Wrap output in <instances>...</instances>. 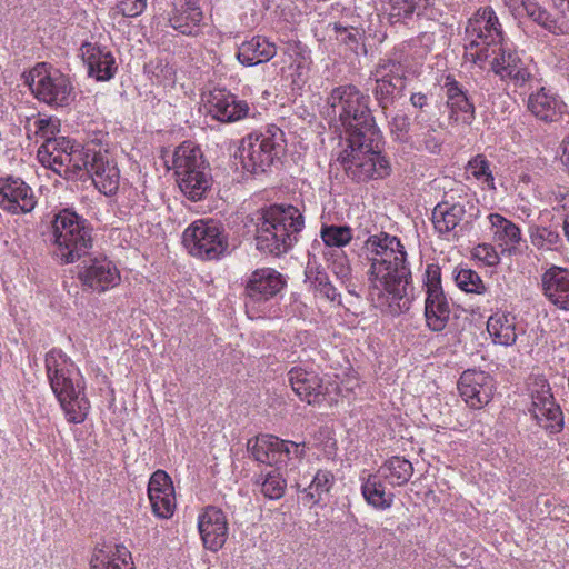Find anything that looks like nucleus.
Masks as SVG:
<instances>
[{
  "label": "nucleus",
  "instance_id": "nucleus-51",
  "mask_svg": "<svg viewBox=\"0 0 569 569\" xmlns=\"http://www.w3.org/2000/svg\"><path fill=\"white\" fill-rule=\"evenodd\" d=\"M405 67L396 60H388L377 66L375 77L392 79L395 83L405 86Z\"/></svg>",
  "mask_w": 569,
  "mask_h": 569
},
{
  "label": "nucleus",
  "instance_id": "nucleus-55",
  "mask_svg": "<svg viewBox=\"0 0 569 569\" xmlns=\"http://www.w3.org/2000/svg\"><path fill=\"white\" fill-rule=\"evenodd\" d=\"M146 71L148 74L156 78L157 81H161L172 76L173 68L167 61L157 59L146 64Z\"/></svg>",
  "mask_w": 569,
  "mask_h": 569
},
{
  "label": "nucleus",
  "instance_id": "nucleus-29",
  "mask_svg": "<svg viewBox=\"0 0 569 569\" xmlns=\"http://www.w3.org/2000/svg\"><path fill=\"white\" fill-rule=\"evenodd\" d=\"M545 297L561 310L569 311V270L551 266L541 276Z\"/></svg>",
  "mask_w": 569,
  "mask_h": 569
},
{
  "label": "nucleus",
  "instance_id": "nucleus-19",
  "mask_svg": "<svg viewBox=\"0 0 569 569\" xmlns=\"http://www.w3.org/2000/svg\"><path fill=\"white\" fill-rule=\"evenodd\" d=\"M206 109L213 119L226 123L240 121L250 113L247 101L224 89H214L209 93Z\"/></svg>",
  "mask_w": 569,
  "mask_h": 569
},
{
  "label": "nucleus",
  "instance_id": "nucleus-27",
  "mask_svg": "<svg viewBox=\"0 0 569 569\" xmlns=\"http://www.w3.org/2000/svg\"><path fill=\"white\" fill-rule=\"evenodd\" d=\"M288 380L295 393L308 405L321 402L328 391L322 379L312 370L293 367L288 372Z\"/></svg>",
  "mask_w": 569,
  "mask_h": 569
},
{
  "label": "nucleus",
  "instance_id": "nucleus-53",
  "mask_svg": "<svg viewBox=\"0 0 569 569\" xmlns=\"http://www.w3.org/2000/svg\"><path fill=\"white\" fill-rule=\"evenodd\" d=\"M409 127L410 121L406 114H396L389 122L391 134L400 142L408 140Z\"/></svg>",
  "mask_w": 569,
  "mask_h": 569
},
{
  "label": "nucleus",
  "instance_id": "nucleus-2",
  "mask_svg": "<svg viewBox=\"0 0 569 569\" xmlns=\"http://www.w3.org/2000/svg\"><path fill=\"white\" fill-rule=\"evenodd\" d=\"M370 254L369 297L375 307L391 316L410 309L408 286L411 269L400 239L386 232L370 236L365 243Z\"/></svg>",
  "mask_w": 569,
  "mask_h": 569
},
{
  "label": "nucleus",
  "instance_id": "nucleus-57",
  "mask_svg": "<svg viewBox=\"0 0 569 569\" xmlns=\"http://www.w3.org/2000/svg\"><path fill=\"white\" fill-rule=\"evenodd\" d=\"M336 29L339 31L341 41L350 46L358 44L360 34L356 28L336 27Z\"/></svg>",
  "mask_w": 569,
  "mask_h": 569
},
{
  "label": "nucleus",
  "instance_id": "nucleus-26",
  "mask_svg": "<svg viewBox=\"0 0 569 569\" xmlns=\"http://www.w3.org/2000/svg\"><path fill=\"white\" fill-rule=\"evenodd\" d=\"M466 206L461 202H440L432 210V223L440 238L453 240L462 231Z\"/></svg>",
  "mask_w": 569,
  "mask_h": 569
},
{
  "label": "nucleus",
  "instance_id": "nucleus-7",
  "mask_svg": "<svg viewBox=\"0 0 569 569\" xmlns=\"http://www.w3.org/2000/svg\"><path fill=\"white\" fill-rule=\"evenodd\" d=\"M87 219L70 209L60 210L52 220L54 253L62 263H72L87 254L92 246Z\"/></svg>",
  "mask_w": 569,
  "mask_h": 569
},
{
  "label": "nucleus",
  "instance_id": "nucleus-14",
  "mask_svg": "<svg viewBox=\"0 0 569 569\" xmlns=\"http://www.w3.org/2000/svg\"><path fill=\"white\" fill-rule=\"evenodd\" d=\"M531 415L537 423L549 433H558L563 429V413L556 402L548 380L543 377L533 378L530 385Z\"/></svg>",
  "mask_w": 569,
  "mask_h": 569
},
{
  "label": "nucleus",
  "instance_id": "nucleus-32",
  "mask_svg": "<svg viewBox=\"0 0 569 569\" xmlns=\"http://www.w3.org/2000/svg\"><path fill=\"white\" fill-rule=\"evenodd\" d=\"M487 331L495 345L511 347L516 343L519 333L517 316L509 311H496L487 321Z\"/></svg>",
  "mask_w": 569,
  "mask_h": 569
},
{
  "label": "nucleus",
  "instance_id": "nucleus-24",
  "mask_svg": "<svg viewBox=\"0 0 569 569\" xmlns=\"http://www.w3.org/2000/svg\"><path fill=\"white\" fill-rule=\"evenodd\" d=\"M148 496L156 517L168 519L176 509L174 489L171 478L163 470L152 473L148 483Z\"/></svg>",
  "mask_w": 569,
  "mask_h": 569
},
{
  "label": "nucleus",
  "instance_id": "nucleus-21",
  "mask_svg": "<svg viewBox=\"0 0 569 569\" xmlns=\"http://www.w3.org/2000/svg\"><path fill=\"white\" fill-rule=\"evenodd\" d=\"M441 88L446 97V107L449 110V121L470 126L476 118V108L463 86L453 76L448 74Z\"/></svg>",
  "mask_w": 569,
  "mask_h": 569
},
{
  "label": "nucleus",
  "instance_id": "nucleus-31",
  "mask_svg": "<svg viewBox=\"0 0 569 569\" xmlns=\"http://www.w3.org/2000/svg\"><path fill=\"white\" fill-rule=\"evenodd\" d=\"M80 51L90 77L98 81H107L113 78L117 64L111 51L90 42L83 43Z\"/></svg>",
  "mask_w": 569,
  "mask_h": 569
},
{
  "label": "nucleus",
  "instance_id": "nucleus-34",
  "mask_svg": "<svg viewBox=\"0 0 569 569\" xmlns=\"http://www.w3.org/2000/svg\"><path fill=\"white\" fill-rule=\"evenodd\" d=\"M276 54L277 47L273 42L256 36L239 46L237 59L244 67H253L270 61Z\"/></svg>",
  "mask_w": 569,
  "mask_h": 569
},
{
  "label": "nucleus",
  "instance_id": "nucleus-5",
  "mask_svg": "<svg viewBox=\"0 0 569 569\" xmlns=\"http://www.w3.org/2000/svg\"><path fill=\"white\" fill-rule=\"evenodd\" d=\"M283 131L270 124L254 130L241 139L238 156L244 171L259 174L267 172L284 152Z\"/></svg>",
  "mask_w": 569,
  "mask_h": 569
},
{
  "label": "nucleus",
  "instance_id": "nucleus-37",
  "mask_svg": "<svg viewBox=\"0 0 569 569\" xmlns=\"http://www.w3.org/2000/svg\"><path fill=\"white\" fill-rule=\"evenodd\" d=\"M382 479L383 478L378 472L368 475L366 478L363 476L360 477L363 499L369 506L377 510L389 509L395 499V495L387 491Z\"/></svg>",
  "mask_w": 569,
  "mask_h": 569
},
{
  "label": "nucleus",
  "instance_id": "nucleus-11",
  "mask_svg": "<svg viewBox=\"0 0 569 569\" xmlns=\"http://www.w3.org/2000/svg\"><path fill=\"white\" fill-rule=\"evenodd\" d=\"M188 252L201 260H218L228 252V236L222 226L211 219L192 222L182 237Z\"/></svg>",
  "mask_w": 569,
  "mask_h": 569
},
{
  "label": "nucleus",
  "instance_id": "nucleus-61",
  "mask_svg": "<svg viewBox=\"0 0 569 569\" xmlns=\"http://www.w3.org/2000/svg\"><path fill=\"white\" fill-rule=\"evenodd\" d=\"M357 386V382L353 381L351 386H341L337 387L338 393L342 397H348V395L353 390V387Z\"/></svg>",
  "mask_w": 569,
  "mask_h": 569
},
{
  "label": "nucleus",
  "instance_id": "nucleus-52",
  "mask_svg": "<svg viewBox=\"0 0 569 569\" xmlns=\"http://www.w3.org/2000/svg\"><path fill=\"white\" fill-rule=\"evenodd\" d=\"M531 242L538 248L550 249L559 242V234L547 227H538L531 232Z\"/></svg>",
  "mask_w": 569,
  "mask_h": 569
},
{
  "label": "nucleus",
  "instance_id": "nucleus-40",
  "mask_svg": "<svg viewBox=\"0 0 569 569\" xmlns=\"http://www.w3.org/2000/svg\"><path fill=\"white\" fill-rule=\"evenodd\" d=\"M417 132H416V147L418 150H426L430 153H439L442 146V139L438 129L427 123L421 116L415 117Z\"/></svg>",
  "mask_w": 569,
  "mask_h": 569
},
{
  "label": "nucleus",
  "instance_id": "nucleus-42",
  "mask_svg": "<svg viewBox=\"0 0 569 569\" xmlns=\"http://www.w3.org/2000/svg\"><path fill=\"white\" fill-rule=\"evenodd\" d=\"M429 0H389L388 16L391 23L406 22L415 14L420 16Z\"/></svg>",
  "mask_w": 569,
  "mask_h": 569
},
{
  "label": "nucleus",
  "instance_id": "nucleus-1",
  "mask_svg": "<svg viewBox=\"0 0 569 569\" xmlns=\"http://www.w3.org/2000/svg\"><path fill=\"white\" fill-rule=\"evenodd\" d=\"M327 117L345 130L337 161L346 174L357 181L382 179L390 174V163L380 152L382 134L370 109V97L353 84L331 90Z\"/></svg>",
  "mask_w": 569,
  "mask_h": 569
},
{
  "label": "nucleus",
  "instance_id": "nucleus-54",
  "mask_svg": "<svg viewBox=\"0 0 569 569\" xmlns=\"http://www.w3.org/2000/svg\"><path fill=\"white\" fill-rule=\"evenodd\" d=\"M473 257L489 267H495L500 262L499 253L490 243L478 244L473 249Z\"/></svg>",
  "mask_w": 569,
  "mask_h": 569
},
{
  "label": "nucleus",
  "instance_id": "nucleus-56",
  "mask_svg": "<svg viewBox=\"0 0 569 569\" xmlns=\"http://www.w3.org/2000/svg\"><path fill=\"white\" fill-rule=\"evenodd\" d=\"M117 8L122 16L136 18L147 8V0H118Z\"/></svg>",
  "mask_w": 569,
  "mask_h": 569
},
{
  "label": "nucleus",
  "instance_id": "nucleus-30",
  "mask_svg": "<svg viewBox=\"0 0 569 569\" xmlns=\"http://www.w3.org/2000/svg\"><path fill=\"white\" fill-rule=\"evenodd\" d=\"M92 152L84 149L80 143L71 141L70 150L60 156L59 163L52 169L53 172L67 180H84L89 176V164Z\"/></svg>",
  "mask_w": 569,
  "mask_h": 569
},
{
  "label": "nucleus",
  "instance_id": "nucleus-3",
  "mask_svg": "<svg viewBox=\"0 0 569 569\" xmlns=\"http://www.w3.org/2000/svg\"><path fill=\"white\" fill-rule=\"evenodd\" d=\"M256 247L260 252L279 257L298 241L305 218L292 204H273L254 213Z\"/></svg>",
  "mask_w": 569,
  "mask_h": 569
},
{
  "label": "nucleus",
  "instance_id": "nucleus-63",
  "mask_svg": "<svg viewBox=\"0 0 569 569\" xmlns=\"http://www.w3.org/2000/svg\"><path fill=\"white\" fill-rule=\"evenodd\" d=\"M343 284L346 286V288H347V290H348V292H349V293L355 295V290H353V288H350V281H349V282H346V283H343Z\"/></svg>",
  "mask_w": 569,
  "mask_h": 569
},
{
  "label": "nucleus",
  "instance_id": "nucleus-8",
  "mask_svg": "<svg viewBox=\"0 0 569 569\" xmlns=\"http://www.w3.org/2000/svg\"><path fill=\"white\" fill-rule=\"evenodd\" d=\"M505 39L495 10L491 7L480 8L466 26L465 54L473 63L482 66L489 59L490 50Z\"/></svg>",
  "mask_w": 569,
  "mask_h": 569
},
{
  "label": "nucleus",
  "instance_id": "nucleus-23",
  "mask_svg": "<svg viewBox=\"0 0 569 569\" xmlns=\"http://www.w3.org/2000/svg\"><path fill=\"white\" fill-rule=\"evenodd\" d=\"M79 277L84 286L98 292L117 287L121 280L117 266L106 257L90 259Z\"/></svg>",
  "mask_w": 569,
  "mask_h": 569
},
{
  "label": "nucleus",
  "instance_id": "nucleus-4",
  "mask_svg": "<svg viewBox=\"0 0 569 569\" xmlns=\"http://www.w3.org/2000/svg\"><path fill=\"white\" fill-rule=\"evenodd\" d=\"M247 448L257 462L276 467V470L257 476L256 483L260 486L266 498L280 499L284 495L287 481L279 470L287 468L292 459L301 460L305 457V442L288 441L272 435H259L248 440Z\"/></svg>",
  "mask_w": 569,
  "mask_h": 569
},
{
  "label": "nucleus",
  "instance_id": "nucleus-25",
  "mask_svg": "<svg viewBox=\"0 0 569 569\" xmlns=\"http://www.w3.org/2000/svg\"><path fill=\"white\" fill-rule=\"evenodd\" d=\"M169 23L178 32L184 36H198L200 33L203 12L199 0H170Z\"/></svg>",
  "mask_w": 569,
  "mask_h": 569
},
{
  "label": "nucleus",
  "instance_id": "nucleus-18",
  "mask_svg": "<svg viewBox=\"0 0 569 569\" xmlns=\"http://www.w3.org/2000/svg\"><path fill=\"white\" fill-rule=\"evenodd\" d=\"M37 206L31 187L21 178L0 177V208L10 214H26Z\"/></svg>",
  "mask_w": 569,
  "mask_h": 569
},
{
  "label": "nucleus",
  "instance_id": "nucleus-43",
  "mask_svg": "<svg viewBox=\"0 0 569 569\" xmlns=\"http://www.w3.org/2000/svg\"><path fill=\"white\" fill-rule=\"evenodd\" d=\"M527 16L536 23L541 26L553 34H565L569 32V26L565 20L556 19L545 8L537 3L529 2L525 7Z\"/></svg>",
  "mask_w": 569,
  "mask_h": 569
},
{
  "label": "nucleus",
  "instance_id": "nucleus-45",
  "mask_svg": "<svg viewBox=\"0 0 569 569\" xmlns=\"http://www.w3.org/2000/svg\"><path fill=\"white\" fill-rule=\"evenodd\" d=\"M27 134L29 138L32 136L38 142L39 139L47 143L49 140H57V134L60 132V120L56 117L37 118L28 122Z\"/></svg>",
  "mask_w": 569,
  "mask_h": 569
},
{
  "label": "nucleus",
  "instance_id": "nucleus-10",
  "mask_svg": "<svg viewBox=\"0 0 569 569\" xmlns=\"http://www.w3.org/2000/svg\"><path fill=\"white\" fill-rule=\"evenodd\" d=\"M24 79L34 97L51 107H69L76 100L70 78L46 62L37 63Z\"/></svg>",
  "mask_w": 569,
  "mask_h": 569
},
{
  "label": "nucleus",
  "instance_id": "nucleus-15",
  "mask_svg": "<svg viewBox=\"0 0 569 569\" xmlns=\"http://www.w3.org/2000/svg\"><path fill=\"white\" fill-rule=\"evenodd\" d=\"M486 62H489L491 70L501 80H509L518 87L533 80L531 71L507 39L490 50Z\"/></svg>",
  "mask_w": 569,
  "mask_h": 569
},
{
  "label": "nucleus",
  "instance_id": "nucleus-20",
  "mask_svg": "<svg viewBox=\"0 0 569 569\" xmlns=\"http://www.w3.org/2000/svg\"><path fill=\"white\" fill-rule=\"evenodd\" d=\"M198 530L203 547L210 551H219L226 543L229 535V525L226 513L213 506H209L198 516Z\"/></svg>",
  "mask_w": 569,
  "mask_h": 569
},
{
  "label": "nucleus",
  "instance_id": "nucleus-36",
  "mask_svg": "<svg viewBox=\"0 0 569 569\" xmlns=\"http://www.w3.org/2000/svg\"><path fill=\"white\" fill-rule=\"evenodd\" d=\"M306 280L309 282L317 299L341 305V296L331 283L328 273L316 261L309 259L305 271Z\"/></svg>",
  "mask_w": 569,
  "mask_h": 569
},
{
  "label": "nucleus",
  "instance_id": "nucleus-44",
  "mask_svg": "<svg viewBox=\"0 0 569 569\" xmlns=\"http://www.w3.org/2000/svg\"><path fill=\"white\" fill-rule=\"evenodd\" d=\"M71 140L66 137H58L57 140H49L42 143L37 152L39 162L49 169H53L60 160V156L66 154L70 150Z\"/></svg>",
  "mask_w": 569,
  "mask_h": 569
},
{
  "label": "nucleus",
  "instance_id": "nucleus-13",
  "mask_svg": "<svg viewBox=\"0 0 569 569\" xmlns=\"http://www.w3.org/2000/svg\"><path fill=\"white\" fill-rule=\"evenodd\" d=\"M44 361L50 387L57 399L86 390V381L80 369L61 350H50Z\"/></svg>",
  "mask_w": 569,
  "mask_h": 569
},
{
  "label": "nucleus",
  "instance_id": "nucleus-38",
  "mask_svg": "<svg viewBox=\"0 0 569 569\" xmlns=\"http://www.w3.org/2000/svg\"><path fill=\"white\" fill-rule=\"evenodd\" d=\"M392 487L406 485L412 473V463L398 456L389 458L377 471Z\"/></svg>",
  "mask_w": 569,
  "mask_h": 569
},
{
  "label": "nucleus",
  "instance_id": "nucleus-46",
  "mask_svg": "<svg viewBox=\"0 0 569 569\" xmlns=\"http://www.w3.org/2000/svg\"><path fill=\"white\" fill-rule=\"evenodd\" d=\"M320 237L326 249L341 250L352 240V230L348 226H322Z\"/></svg>",
  "mask_w": 569,
  "mask_h": 569
},
{
  "label": "nucleus",
  "instance_id": "nucleus-33",
  "mask_svg": "<svg viewBox=\"0 0 569 569\" xmlns=\"http://www.w3.org/2000/svg\"><path fill=\"white\" fill-rule=\"evenodd\" d=\"M488 220L492 241L502 252H515L522 240L520 228L499 213H490Z\"/></svg>",
  "mask_w": 569,
  "mask_h": 569
},
{
  "label": "nucleus",
  "instance_id": "nucleus-58",
  "mask_svg": "<svg viewBox=\"0 0 569 569\" xmlns=\"http://www.w3.org/2000/svg\"><path fill=\"white\" fill-rule=\"evenodd\" d=\"M410 103L413 108L422 111L426 107L429 106V97L423 92H413L410 96Z\"/></svg>",
  "mask_w": 569,
  "mask_h": 569
},
{
  "label": "nucleus",
  "instance_id": "nucleus-49",
  "mask_svg": "<svg viewBox=\"0 0 569 569\" xmlns=\"http://www.w3.org/2000/svg\"><path fill=\"white\" fill-rule=\"evenodd\" d=\"M455 280L457 286L466 292L481 295L486 291L482 279L471 269H459L456 273Z\"/></svg>",
  "mask_w": 569,
  "mask_h": 569
},
{
  "label": "nucleus",
  "instance_id": "nucleus-60",
  "mask_svg": "<svg viewBox=\"0 0 569 569\" xmlns=\"http://www.w3.org/2000/svg\"><path fill=\"white\" fill-rule=\"evenodd\" d=\"M561 162L567 167L569 172V137L566 138L562 142Z\"/></svg>",
  "mask_w": 569,
  "mask_h": 569
},
{
  "label": "nucleus",
  "instance_id": "nucleus-6",
  "mask_svg": "<svg viewBox=\"0 0 569 569\" xmlns=\"http://www.w3.org/2000/svg\"><path fill=\"white\" fill-rule=\"evenodd\" d=\"M287 286L286 277L273 268H259L246 281L244 308L250 319L278 317V297Z\"/></svg>",
  "mask_w": 569,
  "mask_h": 569
},
{
  "label": "nucleus",
  "instance_id": "nucleus-59",
  "mask_svg": "<svg viewBox=\"0 0 569 569\" xmlns=\"http://www.w3.org/2000/svg\"><path fill=\"white\" fill-rule=\"evenodd\" d=\"M553 6L561 12L562 18L569 26V0H552Z\"/></svg>",
  "mask_w": 569,
  "mask_h": 569
},
{
  "label": "nucleus",
  "instance_id": "nucleus-28",
  "mask_svg": "<svg viewBox=\"0 0 569 569\" xmlns=\"http://www.w3.org/2000/svg\"><path fill=\"white\" fill-rule=\"evenodd\" d=\"M94 187L104 196H113L120 186V170L107 154L93 152L89 176Z\"/></svg>",
  "mask_w": 569,
  "mask_h": 569
},
{
  "label": "nucleus",
  "instance_id": "nucleus-50",
  "mask_svg": "<svg viewBox=\"0 0 569 569\" xmlns=\"http://www.w3.org/2000/svg\"><path fill=\"white\" fill-rule=\"evenodd\" d=\"M288 54L293 58L290 67L296 68L298 80L303 81L310 64L309 51L298 43L289 44Z\"/></svg>",
  "mask_w": 569,
  "mask_h": 569
},
{
  "label": "nucleus",
  "instance_id": "nucleus-22",
  "mask_svg": "<svg viewBox=\"0 0 569 569\" xmlns=\"http://www.w3.org/2000/svg\"><path fill=\"white\" fill-rule=\"evenodd\" d=\"M288 478H292L298 491H301L306 505L316 506L322 502L336 483L335 475L328 469H318L308 483L306 477H300L296 467L286 469Z\"/></svg>",
  "mask_w": 569,
  "mask_h": 569
},
{
  "label": "nucleus",
  "instance_id": "nucleus-62",
  "mask_svg": "<svg viewBox=\"0 0 569 569\" xmlns=\"http://www.w3.org/2000/svg\"><path fill=\"white\" fill-rule=\"evenodd\" d=\"M563 231L569 241V216L563 221Z\"/></svg>",
  "mask_w": 569,
  "mask_h": 569
},
{
  "label": "nucleus",
  "instance_id": "nucleus-39",
  "mask_svg": "<svg viewBox=\"0 0 569 569\" xmlns=\"http://www.w3.org/2000/svg\"><path fill=\"white\" fill-rule=\"evenodd\" d=\"M69 423L84 422L90 411V402L83 392H74L69 397L57 399Z\"/></svg>",
  "mask_w": 569,
  "mask_h": 569
},
{
  "label": "nucleus",
  "instance_id": "nucleus-12",
  "mask_svg": "<svg viewBox=\"0 0 569 569\" xmlns=\"http://www.w3.org/2000/svg\"><path fill=\"white\" fill-rule=\"evenodd\" d=\"M423 288L425 321L429 330L440 332L447 327L451 307L441 286V270L438 264H428L425 271Z\"/></svg>",
  "mask_w": 569,
  "mask_h": 569
},
{
  "label": "nucleus",
  "instance_id": "nucleus-47",
  "mask_svg": "<svg viewBox=\"0 0 569 569\" xmlns=\"http://www.w3.org/2000/svg\"><path fill=\"white\" fill-rule=\"evenodd\" d=\"M323 258L333 274L341 281V283L351 280V266L347 254L342 250L326 249Z\"/></svg>",
  "mask_w": 569,
  "mask_h": 569
},
{
  "label": "nucleus",
  "instance_id": "nucleus-48",
  "mask_svg": "<svg viewBox=\"0 0 569 569\" xmlns=\"http://www.w3.org/2000/svg\"><path fill=\"white\" fill-rule=\"evenodd\" d=\"M405 86L395 83L392 79H382L376 77V87L373 89V96L379 107L385 111L391 104H393L396 96L401 93Z\"/></svg>",
  "mask_w": 569,
  "mask_h": 569
},
{
  "label": "nucleus",
  "instance_id": "nucleus-16",
  "mask_svg": "<svg viewBox=\"0 0 569 569\" xmlns=\"http://www.w3.org/2000/svg\"><path fill=\"white\" fill-rule=\"evenodd\" d=\"M530 93L527 99V109L538 120L551 123L562 120L567 106L561 98L550 89L540 84L533 77L532 82H527Z\"/></svg>",
  "mask_w": 569,
  "mask_h": 569
},
{
  "label": "nucleus",
  "instance_id": "nucleus-9",
  "mask_svg": "<svg viewBox=\"0 0 569 569\" xmlns=\"http://www.w3.org/2000/svg\"><path fill=\"white\" fill-rule=\"evenodd\" d=\"M173 168L182 193L192 201L203 198L211 186V176L199 147L183 142L173 153Z\"/></svg>",
  "mask_w": 569,
  "mask_h": 569
},
{
  "label": "nucleus",
  "instance_id": "nucleus-17",
  "mask_svg": "<svg viewBox=\"0 0 569 569\" xmlns=\"http://www.w3.org/2000/svg\"><path fill=\"white\" fill-rule=\"evenodd\" d=\"M458 390L466 405L477 410L492 400L496 385L492 376L488 372L468 369L461 373L458 380Z\"/></svg>",
  "mask_w": 569,
  "mask_h": 569
},
{
  "label": "nucleus",
  "instance_id": "nucleus-41",
  "mask_svg": "<svg viewBox=\"0 0 569 569\" xmlns=\"http://www.w3.org/2000/svg\"><path fill=\"white\" fill-rule=\"evenodd\" d=\"M466 173L468 178L475 179L482 190H497L491 164L483 154H477L468 161Z\"/></svg>",
  "mask_w": 569,
  "mask_h": 569
},
{
  "label": "nucleus",
  "instance_id": "nucleus-35",
  "mask_svg": "<svg viewBox=\"0 0 569 569\" xmlns=\"http://www.w3.org/2000/svg\"><path fill=\"white\" fill-rule=\"evenodd\" d=\"M90 567L91 569H134L131 552L123 545L94 549Z\"/></svg>",
  "mask_w": 569,
  "mask_h": 569
}]
</instances>
